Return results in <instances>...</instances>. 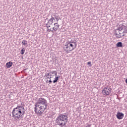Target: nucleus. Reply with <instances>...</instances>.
<instances>
[{"mask_svg":"<svg viewBox=\"0 0 127 127\" xmlns=\"http://www.w3.org/2000/svg\"><path fill=\"white\" fill-rule=\"evenodd\" d=\"M87 65H91V62H88L87 63Z\"/></svg>","mask_w":127,"mask_h":127,"instance_id":"obj_15","label":"nucleus"},{"mask_svg":"<svg viewBox=\"0 0 127 127\" xmlns=\"http://www.w3.org/2000/svg\"><path fill=\"white\" fill-rule=\"evenodd\" d=\"M22 45H24V46L27 45V41L23 40V41L22 42Z\"/></svg>","mask_w":127,"mask_h":127,"instance_id":"obj_13","label":"nucleus"},{"mask_svg":"<svg viewBox=\"0 0 127 127\" xmlns=\"http://www.w3.org/2000/svg\"><path fill=\"white\" fill-rule=\"evenodd\" d=\"M85 127H91V125H87Z\"/></svg>","mask_w":127,"mask_h":127,"instance_id":"obj_16","label":"nucleus"},{"mask_svg":"<svg viewBox=\"0 0 127 127\" xmlns=\"http://www.w3.org/2000/svg\"><path fill=\"white\" fill-rule=\"evenodd\" d=\"M76 48H77V43L72 40L66 42L63 47L64 51L67 54L72 52Z\"/></svg>","mask_w":127,"mask_h":127,"instance_id":"obj_4","label":"nucleus"},{"mask_svg":"<svg viewBox=\"0 0 127 127\" xmlns=\"http://www.w3.org/2000/svg\"><path fill=\"white\" fill-rule=\"evenodd\" d=\"M47 108V101L44 98H40L35 103L34 112L37 115H42Z\"/></svg>","mask_w":127,"mask_h":127,"instance_id":"obj_2","label":"nucleus"},{"mask_svg":"<svg viewBox=\"0 0 127 127\" xmlns=\"http://www.w3.org/2000/svg\"><path fill=\"white\" fill-rule=\"evenodd\" d=\"M52 79L51 78H50V77H49V76H46V82L47 83H50V84H51V83H52Z\"/></svg>","mask_w":127,"mask_h":127,"instance_id":"obj_10","label":"nucleus"},{"mask_svg":"<svg viewBox=\"0 0 127 127\" xmlns=\"http://www.w3.org/2000/svg\"><path fill=\"white\" fill-rule=\"evenodd\" d=\"M59 21V19L58 17L52 15L47 23V31L49 32H55V31H57L59 29V27H60V25L58 23Z\"/></svg>","mask_w":127,"mask_h":127,"instance_id":"obj_1","label":"nucleus"},{"mask_svg":"<svg viewBox=\"0 0 127 127\" xmlns=\"http://www.w3.org/2000/svg\"><path fill=\"white\" fill-rule=\"evenodd\" d=\"M117 47H123V43L119 42L116 44Z\"/></svg>","mask_w":127,"mask_h":127,"instance_id":"obj_12","label":"nucleus"},{"mask_svg":"<svg viewBox=\"0 0 127 127\" xmlns=\"http://www.w3.org/2000/svg\"><path fill=\"white\" fill-rule=\"evenodd\" d=\"M47 76H49L50 77V79L52 80H54L53 82L54 83H57L58 80H59V78H60V76L57 75V71H53L51 72L47 73Z\"/></svg>","mask_w":127,"mask_h":127,"instance_id":"obj_7","label":"nucleus"},{"mask_svg":"<svg viewBox=\"0 0 127 127\" xmlns=\"http://www.w3.org/2000/svg\"><path fill=\"white\" fill-rule=\"evenodd\" d=\"M13 65L12 62H9L6 64V66L7 68H10Z\"/></svg>","mask_w":127,"mask_h":127,"instance_id":"obj_11","label":"nucleus"},{"mask_svg":"<svg viewBox=\"0 0 127 127\" xmlns=\"http://www.w3.org/2000/svg\"><path fill=\"white\" fill-rule=\"evenodd\" d=\"M13 118L16 120H20L21 118L25 114V109L22 106H17L13 109L12 112Z\"/></svg>","mask_w":127,"mask_h":127,"instance_id":"obj_3","label":"nucleus"},{"mask_svg":"<svg viewBox=\"0 0 127 127\" xmlns=\"http://www.w3.org/2000/svg\"><path fill=\"white\" fill-rule=\"evenodd\" d=\"M25 52V49L24 48L22 49L21 50V54L22 55H23Z\"/></svg>","mask_w":127,"mask_h":127,"instance_id":"obj_14","label":"nucleus"},{"mask_svg":"<svg viewBox=\"0 0 127 127\" xmlns=\"http://www.w3.org/2000/svg\"><path fill=\"white\" fill-rule=\"evenodd\" d=\"M116 117L118 120H123L124 117H125V115L122 112H118Z\"/></svg>","mask_w":127,"mask_h":127,"instance_id":"obj_9","label":"nucleus"},{"mask_svg":"<svg viewBox=\"0 0 127 127\" xmlns=\"http://www.w3.org/2000/svg\"><path fill=\"white\" fill-rule=\"evenodd\" d=\"M112 93V88L109 86L105 87L102 90V94L103 97H107V96H110Z\"/></svg>","mask_w":127,"mask_h":127,"instance_id":"obj_8","label":"nucleus"},{"mask_svg":"<svg viewBox=\"0 0 127 127\" xmlns=\"http://www.w3.org/2000/svg\"><path fill=\"white\" fill-rule=\"evenodd\" d=\"M127 33V27L124 25H120L119 29L115 30V36L117 38H121Z\"/></svg>","mask_w":127,"mask_h":127,"instance_id":"obj_6","label":"nucleus"},{"mask_svg":"<svg viewBox=\"0 0 127 127\" xmlns=\"http://www.w3.org/2000/svg\"><path fill=\"white\" fill-rule=\"evenodd\" d=\"M68 122V117L63 114L60 115L56 119V123L61 127H65Z\"/></svg>","mask_w":127,"mask_h":127,"instance_id":"obj_5","label":"nucleus"}]
</instances>
